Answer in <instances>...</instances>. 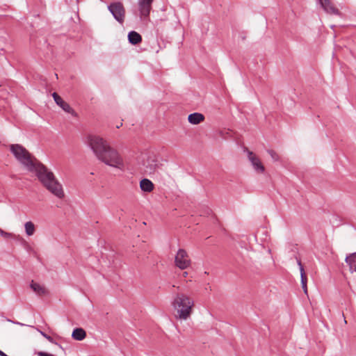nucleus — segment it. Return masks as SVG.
I'll list each match as a JSON object with an SVG mask.
<instances>
[{"label": "nucleus", "instance_id": "nucleus-1", "mask_svg": "<svg viewBox=\"0 0 356 356\" xmlns=\"http://www.w3.org/2000/svg\"><path fill=\"white\" fill-rule=\"evenodd\" d=\"M87 143L99 161L115 168H124V160L120 154L103 138L90 134L87 137Z\"/></svg>", "mask_w": 356, "mask_h": 356}, {"label": "nucleus", "instance_id": "nucleus-2", "mask_svg": "<svg viewBox=\"0 0 356 356\" xmlns=\"http://www.w3.org/2000/svg\"><path fill=\"white\" fill-rule=\"evenodd\" d=\"M33 167V169L29 171L34 172L39 181L51 193L59 199H63L65 197L63 186L54 173L38 160H35Z\"/></svg>", "mask_w": 356, "mask_h": 356}, {"label": "nucleus", "instance_id": "nucleus-3", "mask_svg": "<svg viewBox=\"0 0 356 356\" xmlns=\"http://www.w3.org/2000/svg\"><path fill=\"white\" fill-rule=\"evenodd\" d=\"M172 305L176 311L175 317L186 321L191 315L194 302L184 293H177L174 298Z\"/></svg>", "mask_w": 356, "mask_h": 356}, {"label": "nucleus", "instance_id": "nucleus-4", "mask_svg": "<svg viewBox=\"0 0 356 356\" xmlns=\"http://www.w3.org/2000/svg\"><path fill=\"white\" fill-rule=\"evenodd\" d=\"M10 150L15 159L27 170L33 169V163L35 159L21 145L14 144L10 146Z\"/></svg>", "mask_w": 356, "mask_h": 356}, {"label": "nucleus", "instance_id": "nucleus-5", "mask_svg": "<svg viewBox=\"0 0 356 356\" xmlns=\"http://www.w3.org/2000/svg\"><path fill=\"white\" fill-rule=\"evenodd\" d=\"M175 266L181 270L188 268L191 264V260L187 252L184 249H179L175 258Z\"/></svg>", "mask_w": 356, "mask_h": 356}, {"label": "nucleus", "instance_id": "nucleus-6", "mask_svg": "<svg viewBox=\"0 0 356 356\" xmlns=\"http://www.w3.org/2000/svg\"><path fill=\"white\" fill-rule=\"evenodd\" d=\"M108 9L118 22L120 24L123 23L124 20L125 10L123 5L120 2L111 3L108 6Z\"/></svg>", "mask_w": 356, "mask_h": 356}, {"label": "nucleus", "instance_id": "nucleus-7", "mask_svg": "<svg viewBox=\"0 0 356 356\" xmlns=\"http://www.w3.org/2000/svg\"><path fill=\"white\" fill-rule=\"evenodd\" d=\"M52 97L56 104L59 106L65 112L71 114L74 117H76L77 114L75 111L70 106V105L65 102L61 97L56 92L52 94Z\"/></svg>", "mask_w": 356, "mask_h": 356}, {"label": "nucleus", "instance_id": "nucleus-8", "mask_svg": "<svg viewBox=\"0 0 356 356\" xmlns=\"http://www.w3.org/2000/svg\"><path fill=\"white\" fill-rule=\"evenodd\" d=\"M248 157L256 172L263 173L265 171L264 165L261 163V160L258 156L254 154L253 152L248 151Z\"/></svg>", "mask_w": 356, "mask_h": 356}, {"label": "nucleus", "instance_id": "nucleus-9", "mask_svg": "<svg viewBox=\"0 0 356 356\" xmlns=\"http://www.w3.org/2000/svg\"><path fill=\"white\" fill-rule=\"evenodd\" d=\"M153 0H138V7L141 19L145 20L149 15Z\"/></svg>", "mask_w": 356, "mask_h": 356}, {"label": "nucleus", "instance_id": "nucleus-10", "mask_svg": "<svg viewBox=\"0 0 356 356\" xmlns=\"http://www.w3.org/2000/svg\"><path fill=\"white\" fill-rule=\"evenodd\" d=\"M321 8L328 14L339 15V11L330 0H318Z\"/></svg>", "mask_w": 356, "mask_h": 356}, {"label": "nucleus", "instance_id": "nucleus-11", "mask_svg": "<svg viewBox=\"0 0 356 356\" xmlns=\"http://www.w3.org/2000/svg\"><path fill=\"white\" fill-rule=\"evenodd\" d=\"M297 263H298V265L299 266L300 272V278H301L302 288V289L304 291V293L305 294H307V275L305 274L304 268H303V266L302 265L301 261L300 259H297Z\"/></svg>", "mask_w": 356, "mask_h": 356}, {"label": "nucleus", "instance_id": "nucleus-12", "mask_svg": "<svg viewBox=\"0 0 356 356\" xmlns=\"http://www.w3.org/2000/svg\"><path fill=\"white\" fill-rule=\"evenodd\" d=\"M30 287L38 296H44L47 294V290L45 287L34 281H31Z\"/></svg>", "mask_w": 356, "mask_h": 356}, {"label": "nucleus", "instance_id": "nucleus-13", "mask_svg": "<svg viewBox=\"0 0 356 356\" xmlns=\"http://www.w3.org/2000/svg\"><path fill=\"white\" fill-rule=\"evenodd\" d=\"M204 116L200 113H193L188 115V120L192 124H198L203 122Z\"/></svg>", "mask_w": 356, "mask_h": 356}, {"label": "nucleus", "instance_id": "nucleus-14", "mask_svg": "<svg viewBox=\"0 0 356 356\" xmlns=\"http://www.w3.org/2000/svg\"><path fill=\"white\" fill-rule=\"evenodd\" d=\"M140 189L144 192L149 193L154 189L153 183L148 179H143L140 181Z\"/></svg>", "mask_w": 356, "mask_h": 356}, {"label": "nucleus", "instance_id": "nucleus-15", "mask_svg": "<svg viewBox=\"0 0 356 356\" xmlns=\"http://www.w3.org/2000/svg\"><path fill=\"white\" fill-rule=\"evenodd\" d=\"M159 168L158 162L154 159H149L147 161V164L145 166V170L147 173L154 174Z\"/></svg>", "mask_w": 356, "mask_h": 356}, {"label": "nucleus", "instance_id": "nucleus-16", "mask_svg": "<svg viewBox=\"0 0 356 356\" xmlns=\"http://www.w3.org/2000/svg\"><path fill=\"white\" fill-rule=\"evenodd\" d=\"M346 262L349 266L351 272H356V252L350 254L346 257Z\"/></svg>", "mask_w": 356, "mask_h": 356}, {"label": "nucleus", "instance_id": "nucleus-17", "mask_svg": "<svg viewBox=\"0 0 356 356\" xmlns=\"http://www.w3.org/2000/svg\"><path fill=\"white\" fill-rule=\"evenodd\" d=\"M128 40L131 44H137L141 42L142 37L138 33L132 31H130L128 34Z\"/></svg>", "mask_w": 356, "mask_h": 356}, {"label": "nucleus", "instance_id": "nucleus-18", "mask_svg": "<svg viewBox=\"0 0 356 356\" xmlns=\"http://www.w3.org/2000/svg\"><path fill=\"white\" fill-rule=\"evenodd\" d=\"M86 333L82 328H76L73 330L72 337L77 341H82L86 338Z\"/></svg>", "mask_w": 356, "mask_h": 356}, {"label": "nucleus", "instance_id": "nucleus-19", "mask_svg": "<svg viewBox=\"0 0 356 356\" xmlns=\"http://www.w3.org/2000/svg\"><path fill=\"white\" fill-rule=\"evenodd\" d=\"M26 234L29 236H33L35 232V227L33 222L28 221L24 224Z\"/></svg>", "mask_w": 356, "mask_h": 356}, {"label": "nucleus", "instance_id": "nucleus-20", "mask_svg": "<svg viewBox=\"0 0 356 356\" xmlns=\"http://www.w3.org/2000/svg\"><path fill=\"white\" fill-rule=\"evenodd\" d=\"M0 235L6 238H14V239H22V237L19 235H15L13 233L6 232L0 228Z\"/></svg>", "mask_w": 356, "mask_h": 356}, {"label": "nucleus", "instance_id": "nucleus-21", "mask_svg": "<svg viewBox=\"0 0 356 356\" xmlns=\"http://www.w3.org/2000/svg\"><path fill=\"white\" fill-rule=\"evenodd\" d=\"M268 153L270 154L271 159L274 161H279L280 159V156L273 149H268Z\"/></svg>", "mask_w": 356, "mask_h": 356}, {"label": "nucleus", "instance_id": "nucleus-22", "mask_svg": "<svg viewBox=\"0 0 356 356\" xmlns=\"http://www.w3.org/2000/svg\"><path fill=\"white\" fill-rule=\"evenodd\" d=\"M36 330H37L40 333V334H41L42 336H43V337H44L46 339H47L49 342H51V343H52L58 344L57 343L54 342V341L53 338H52L51 336H49V335L47 334L46 333H44V332H42V331L40 330H39V329H38V328H37Z\"/></svg>", "mask_w": 356, "mask_h": 356}, {"label": "nucleus", "instance_id": "nucleus-23", "mask_svg": "<svg viewBox=\"0 0 356 356\" xmlns=\"http://www.w3.org/2000/svg\"><path fill=\"white\" fill-rule=\"evenodd\" d=\"M38 356H54L50 353H45V352H42V351H40L37 353Z\"/></svg>", "mask_w": 356, "mask_h": 356}, {"label": "nucleus", "instance_id": "nucleus-24", "mask_svg": "<svg viewBox=\"0 0 356 356\" xmlns=\"http://www.w3.org/2000/svg\"><path fill=\"white\" fill-rule=\"evenodd\" d=\"M8 321L11 322V323H14V324H17V325H21V326L26 325L25 324L19 323V322L13 321L9 320V319Z\"/></svg>", "mask_w": 356, "mask_h": 356}, {"label": "nucleus", "instance_id": "nucleus-25", "mask_svg": "<svg viewBox=\"0 0 356 356\" xmlns=\"http://www.w3.org/2000/svg\"><path fill=\"white\" fill-rule=\"evenodd\" d=\"M0 356H8L6 353H4L3 351L0 350Z\"/></svg>", "mask_w": 356, "mask_h": 356}, {"label": "nucleus", "instance_id": "nucleus-26", "mask_svg": "<svg viewBox=\"0 0 356 356\" xmlns=\"http://www.w3.org/2000/svg\"><path fill=\"white\" fill-rule=\"evenodd\" d=\"M188 275V273L187 272H184L183 273V276L184 277H186Z\"/></svg>", "mask_w": 356, "mask_h": 356}]
</instances>
